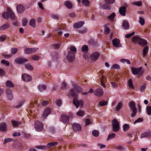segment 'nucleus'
<instances>
[{
    "label": "nucleus",
    "instance_id": "f257e3e1",
    "mask_svg": "<svg viewBox=\"0 0 151 151\" xmlns=\"http://www.w3.org/2000/svg\"><path fill=\"white\" fill-rule=\"evenodd\" d=\"M2 17L5 19H9L10 18L11 19H15V16L12 12L10 9H8L7 12H4L2 14Z\"/></svg>",
    "mask_w": 151,
    "mask_h": 151
},
{
    "label": "nucleus",
    "instance_id": "f03ea898",
    "mask_svg": "<svg viewBox=\"0 0 151 151\" xmlns=\"http://www.w3.org/2000/svg\"><path fill=\"white\" fill-rule=\"evenodd\" d=\"M71 82L73 88L70 89L68 94L70 97L73 98V104L76 106V86L73 81H71Z\"/></svg>",
    "mask_w": 151,
    "mask_h": 151
},
{
    "label": "nucleus",
    "instance_id": "7ed1b4c3",
    "mask_svg": "<svg viewBox=\"0 0 151 151\" xmlns=\"http://www.w3.org/2000/svg\"><path fill=\"white\" fill-rule=\"evenodd\" d=\"M58 144L57 142H50L47 144V145H38L35 147L38 149L42 150H46L48 149L51 147L56 146Z\"/></svg>",
    "mask_w": 151,
    "mask_h": 151
},
{
    "label": "nucleus",
    "instance_id": "20e7f679",
    "mask_svg": "<svg viewBox=\"0 0 151 151\" xmlns=\"http://www.w3.org/2000/svg\"><path fill=\"white\" fill-rule=\"evenodd\" d=\"M112 130L114 132H117L119 130V124L118 121L115 119H114L112 122Z\"/></svg>",
    "mask_w": 151,
    "mask_h": 151
},
{
    "label": "nucleus",
    "instance_id": "39448f33",
    "mask_svg": "<svg viewBox=\"0 0 151 151\" xmlns=\"http://www.w3.org/2000/svg\"><path fill=\"white\" fill-rule=\"evenodd\" d=\"M43 125L41 122L36 120L35 122V128L37 132H40L42 130Z\"/></svg>",
    "mask_w": 151,
    "mask_h": 151
},
{
    "label": "nucleus",
    "instance_id": "423d86ee",
    "mask_svg": "<svg viewBox=\"0 0 151 151\" xmlns=\"http://www.w3.org/2000/svg\"><path fill=\"white\" fill-rule=\"evenodd\" d=\"M66 59L68 62L71 63L73 62L75 60V54L72 52H68Z\"/></svg>",
    "mask_w": 151,
    "mask_h": 151
},
{
    "label": "nucleus",
    "instance_id": "0eeeda50",
    "mask_svg": "<svg viewBox=\"0 0 151 151\" xmlns=\"http://www.w3.org/2000/svg\"><path fill=\"white\" fill-rule=\"evenodd\" d=\"M99 55L100 54L99 52H95L92 53L89 57V58L91 61H95L98 59Z\"/></svg>",
    "mask_w": 151,
    "mask_h": 151
},
{
    "label": "nucleus",
    "instance_id": "6e6552de",
    "mask_svg": "<svg viewBox=\"0 0 151 151\" xmlns=\"http://www.w3.org/2000/svg\"><path fill=\"white\" fill-rule=\"evenodd\" d=\"M23 80L26 82H29L32 80V78L31 76L27 74H24L22 76Z\"/></svg>",
    "mask_w": 151,
    "mask_h": 151
},
{
    "label": "nucleus",
    "instance_id": "1a4fd4ad",
    "mask_svg": "<svg viewBox=\"0 0 151 151\" xmlns=\"http://www.w3.org/2000/svg\"><path fill=\"white\" fill-rule=\"evenodd\" d=\"M112 43L113 46L116 47H121V45L120 43L119 40L117 38H115L112 41Z\"/></svg>",
    "mask_w": 151,
    "mask_h": 151
},
{
    "label": "nucleus",
    "instance_id": "9d476101",
    "mask_svg": "<svg viewBox=\"0 0 151 151\" xmlns=\"http://www.w3.org/2000/svg\"><path fill=\"white\" fill-rule=\"evenodd\" d=\"M14 61L16 63L19 64H22L28 61V59L21 58H16Z\"/></svg>",
    "mask_w": 151,
    "mask_h": 151
},
{
    "label": "nucleus",
    "instance_id": "9b49d317",
    "mask_svg": "<svg viewBox=\"0 0 151 151\" xmlns=\"http://www.w3.org/2000/svg\"><path fill=\"white\" fill-rule=\"evenodd\" d=\"M84 105V102L83 100H78L76 98V108L79 107L82 108Z\"/></svg>",
    "mask_w": 151,
    "mask_h": 151
},
{
    "label": "nucleus",
    "instance_id": "f8f14e48",
    "mask_svg": "<svg viewBox=\"0 0 151 151\" xmlns=\"http://www.w3.org/2000/svg\"><path fill=\"white\" fill-rule=\"evenodd\" d=\"M7 131V125L4 122H3L0 124V131L5 132Z\"/></svg>",
    "mask_w": 151,
    "mask_h": 151
},
{
    "label": "nucleus",
    "instance_id": "ddd939ff",
    "mask_svg": "<svg viewBox=\"0 0 151 151\" xmlns=\"http://www.w3.org/2000/svg\"><path fill=\"white\" fill-rule=\"evenodd\" d=\"M95 96H101L103 94V91L102 89L99 88L96 89L94 92Z\"/></svg>",
    "mask_w": 151,
    "mask_h": 151
},
{
    "label": "nucleus",
    "instance_id": "4468645a",
    "mask_svg": "<svg viewBox=\"0 0 151 151\" xmlns=\"http://www.w3.org/2000/svg\"><path fill=\"white\" fill-rule=\"evenodd\" d=\"M61 121L64 123H67L69 121L70 117L68 116L62 114L61 115Z\"/></svg>",
    "mask_w": 151,
    "mask_h": 151
},
{
    "label": "nucleus",
    "instance_id": "2eb2a0df",
    "mask_svg": "<svg viewBox=\"0 0 151 151\" xmlns=\"http://www.w3.org/2000/svg\"><path fill=\"white\" fill-rule=\"evenodd\" d=\"M6 97L8 100H11L13 99V95L12 91L9 89H7L6 91Z\"/></svg>",
    "mask_w": 151,
    "mask_h": 151
},
{
    "label": "nucleus",
    "instance_id": "dca6fc26",
    "mask_svg": "<svg viewBox=\"0 0 151 151\" xmlns=\"http://www.w3.org/2000/svg\"><path fill=\"white\" fill-rule=\"evenodd\" d=\"M38 49V48L37 49L35 48H26L24 50V52L27 54H30L35 52Z\"/></svg>",
    "mask_w": 151,
    "mask_h": 151
},
{
    "label": "nucleus",
    "instance_id": "f3484780",
    "mask_svg": "<svg viewBox=\"0 0 151 151\" xmlns=\"http://www.w3.org/2000/svg\"><path fill=\"white\" fill-rule=\"evenodd\" d=\"M142 69V67H141L137 68H132V71L133 74L137 75L140 72Z\"/></svg>",
    "mask_w": 151,
    "mask_h": 151
},
{
    "label": "nucleus",
    "instance_id": "a211bd4d",
    "mask_svg": "<svg viewBox=\"0 0 151 151\" xmlns=\"http://www.w3.org/2000/svg\"><path fill=\"white\" fill-rule=\"evenodd\" d=\"M120 14L123 16H125L126 12V7L124 6L120 7L119 10Z\"/></svg>",
    "mask_w": 151,
    "mask_h": 151
},
{
    "label": "nucleus",
    "instance_id": "6ab92c4d",
    "mask_svg": "<svg viewBox=\"0 0 151 151\" xmlns=\"http://www.w3.org/2000/svg\"><path fill=\"white\" fill-rule=\"evenodd\" d=\"M58 54L56 52H52L51 54V58L54 61H56L58 60Z\"/></svg>",
    "mask_w": 151,
    "mask_h": 151
},
{
    "label": "nucleus",
    "instance_id": "aec40b11",
    "mask_svg": "<svg viewBox=\"0 0 151 151\" xmlns=\"http://www.w3.org/2000/svg\"><path fill=\"white\" fill-rule=\"evenodd\" d=\"M17 10L19 13H22L24 10V8L22 5H20L17 6Z\"/></svg>",
    "mask_w": 151,
    "mask_h": 151
},
{
    "label": "nucleus",
    "instance_id": "412c9836",
    "mask_svg": "<svg viewBox=\"0 0 151 151\" xmlns=\"http://www.w3.org/2000/svg\"><path fill=\"white\" fill-rule=\"evenodd\" d=\"M122 27L125 29H128L129 27V24L126 20H124L123 21L122 23Z\"/></svg>",
    "mask_w": 151,
    "mask_h": 151
},
{
    "label": "nucleus",
    "instance_id": "4be33fe9",
    "mask_svg": "<svg viewBox=\"0 0 151 151\" xmlns=\"http://www.w3.org/2000/svg\"><path fill=\"white\" fill-rule=\"evenodd\" d=\"M50 112V110L49 108L46 109L43 113V116L45 118H46L49 114Z\"/></svg>",
    "mask_w": 151,
    "mask_h": 151
},
{
    "label": "nucleus",
    "instance_id": "5701e85b",
    "mask_svg": "<svg viewBox=\"0 0 151 151\" xmlns=\"http://www.w3.org/2000/svg\"><path fill=\"white\" fill-rule=\"evenodd\" d=\"M138 43L139 45L143 46L147 44V42L146 40L140 38Z\"/></svg>",
    "mask_w": 151,
    "mask_h": 151
},
{
    "label": "nucleus",
    "instance_id": "b1692460",
    "mask_svg": "<svg viewBox=\"0 0 151 151\" xmlns=\"http://www.w3.org/2000/svg\"><path fill=\"white\" fill-rule=\"evenodd\" d=\"M64 5L67 8L69 9L72 8L73 7L72 4L68 1H65V2Z\"/></svg>",
    "mask_w": 151,
    "mask_h": 151
},
{
    "label": "nucleus",
    "instance_id": "393cba45",
    "mask_svg": "<svg viewBox=\"0 0 151 151\" xmlns=\"http://www.w3.org/2000/svg\"><path fill=\"white\" fill-rule=\"evenodd\" d=\"M10 25L9 23H6L2 26H1L0 27V29L2 30H4L9 28Z\"/></svg>",
    "mask_w": 151,
    "mask_h": 151
},
{
    "label": "nucleus",
    "instance_id": "a878e982",
    "mask_svg": "<svg viewBox=\"0 0 151 151\" xmlns=\"http://www.w3.org/2000/svg\"><path fill=\"white\" fill-rule=\"evenodd\" d=\"M85 113V111L84 110L80 109L76 113V115L80 117H83L84 116Z\"/></svg>",
    "mask_w": 151,
    "mask_h": 151
},
{
    "label": "nucleus",
    "instance_id": "bb28decb",
    "mask_svg": "<svg viewBox=\"0 0 151 151\" xmlns=\"http://www.w3.org/2000/svg\"><path fill=\"white\" fill-rule=\"evenodd\" d=\"M39 90L41 92L45 90L46 89V87L44 85H41L39 86L38 87Z\"/></svg>",
    "mask_w": 151,
    "mask_h": 151
},
{
    "label": "nucleus",
    "instance_id": "cd10ccee",
    "mask_svg": "<svg viewBox=\"0 0 151 151\" xmlns=\"http://www.w3.org/2000/svg\"><path fill=\"white\" fill-rule=\"evenodd\" d=\"M88 30L85 27H83L82 29H79L78 31L79 33L81 34H83L86 33Z\"/></svg>",
    "mask_w": 151,
    "mask_h": 151
},
{
    "label": "nucleus",
    "instance_id": "c85d7f7f",
    "mask_svg": "<svg viewBox=\"0 0 151 151\" xmlns=\"http://www.w3.org/2000/svg\"><path fill=\"white\" fill-rule=\"evenodd\" d=\"M84 22L83 21H79L76 22V28L81 27L84 24Z\"/></svg>",
    "mask_w": 151,
    "mask_h": 151
},
{
    "label": "nucleus",
    "instance_id": "c756f323",
    "mask_svg": "<svg viewBox=\"0 0 151 151\" xmlns=\"http://www.w3.org/2000/svg\"><path fill=\"white\" fill-rule=\"evenodd\" d=\"M25 68L28 70H33V67L29 63L25 64Z\"/></svg>",
    "mask_w": 151,
    "mask_h": 151
},
{
    "label": "nucleus",
    "instance_id": "7c9ffc66",
    "mask_svg": "<svg viewBox=\"0 0 151 151\" xmlns=\"http://www.w3.org/2000/svg\"><path fill=\"white\" fill-rule=\"evenodd\" d=\"M92 134L93 136L97 137L99 135V132L98 130H94L92 132Z\"/></svg>",
    "mask_w": 151,
    "mask_h": 151
},
{
    "label": "nucleus",
    "instance_id": "2f4dec72",
    "mask_svg": "<svg viewBox=\"0 0 151 151\" xmlns=\"http://www.w3.org/2000/svg\"><path fill=\"white\" fill-rule=\"evenodd\" d=\"M6 85L7 87L9 88H13L14 87L13 84L9 81H7L6 82Z\"/></svg>",
    "mask_w": 151,
    "mask_h": 151
},
{
    "label": "nucleus",
    "instance_id": "473e14b6",
    "mask_svg": "<svg viewBox=\"0 0 151 151\" xmlns=\"http://www.w3.org/2000/svg\"><path fill=\"white\" fill-rule=\"evenodd\" d=\"M123 106V104L121 102H119L118 103L117 106H116L115 109L117 111H118L119 110L122 108Z\"/></svg>",
    "mask_w": 151,
    "mask_h": 151
},
{
    "label": "nucleus",
    "instance_id": "72a5a7b5",
    "mask_svg": "<svg viewBox=\"0 0 151 151\" xmlns=\"http://www.w3.org/2000/svg\"><path fill=\"white\" fill-rule=\"evenodd\" d=\"M102 8L105 10H110L111 9L110 5L106 4L103 5L102 6Z\"/></svg>",
    "mask_w": 151,
    "mask_h": 151
},
{
    "label": "nucleus",
    "instance_id": "f704fd0d",
    "mask_svg": "<svg viewBox=\"0 0 151 151\" xmlns=\"http://www.w3.org/2000/svg\"><path fill=\"white\" fill-rule=\"evenodd\" d=\"M61 45V42H59L58 43L54 44L53 46L55 49H58L60 47Z\"/></svg>",
    "mask_w": 151,
    "mask_h": 151
},
{
    "label": "nucleus",
    "instance_id": "c9c22d12",
    "mask_svg": "<svg viewBox=\"0 0 151 151\" xmlns=\"http://www.w3.org/2000/svg\"><path fill=\"white\" fill-rule=\"evenodd\" d=\"M129 128L130 127L129 125L127 124H125L123 126V128L124 132L128 131Z\"/></svg>",
    "mask_w": 151,
    "mask_h": 151
},
{
    "label": "nucleus",
    "instance_id": "e433bc0d",
    "mask_svg": "<svg viewBox=\"0 0 151 151\" xmlns=\"http://www.w3.org/2000/svg\"><path fill=\"white\" fill-rule=\"evenodd\" d=\"M11 123L12 125L14 127H17L21 124L20 122H17L14 120L12 121Z\"/></svg>",
    "mask_w": 151,
    "mask_h": 151
},
{
    "label": "nucleus",
    "instance_id": "4c0bfd02",
    "mask_svg": "<svg viewBox=\"0 0 151 151\" xmlns=\"http://www.w3.org/2000/svg\"><path fill=\"white\" fill-rule=\"evenodd\" d=\"M116 16V14L115 13H112L108 17V19L110 21H113L114 18Z\"/></svg>",
    "mask_w": 151,
    "mask_h": 151
},
{
    "label": "nucleus",
    "instance_id": "58836bf2",
    "mask_svg": "<svg viewBox=\"0 0 151 151\" xmlns=\"http://www.w3.org/2000/svg\"><path fill=\"white\" fill-rule=\"evenodd\" d=\"M82 4L85 6H87L89 5L90 2L88 0H82Z\"/></svg>",
    "mask_w": 151,
    "mask_h": 151
},
{
    "label": "nucleus",
    "instance_id": "ea45409f",
    "mask_svg": "<svg viewBox=\"0 0 151 151\" xmlns=\"http://www.w3.org/2000/svg\"><path fill=\"white\" fill-rule=\"evenodd\" d=\"M116 136V134L114 133H113L109 134L107 139V140L109 141L112 139L114 138Z\"/></svg>",
    "mask_w": 151,
    "mask_h": 151
},
{
    "label": "nucleus",
    "instance_id": "a19ab883",
    "mask_svg": "<svg viewBox=\"0 0 151 151\" xmlns=\"http://www.w3.org/2000/svg\"><path fill=\"white\" fill-rule=\"evenodd\" d=\"M132 5H135L138 6H142V2L141 1H138L133 2L132 4Z\"/></svg>",
    "mask_w": 151,
    "mask_h": 151
},
{
    "label": "nucleus",
    "instance_id": "79ce46f5",
    "mask_svg": "<svg viewBox=\"0 0 151 151\" xmlns=\"http://www.w3.org/2000/svg\"><path fill=\"white\" fill-rule=\"evenodd\" d=\"M128 84L130 88L132 89L134 88L132 83V80L131 79H130L129 80L128 82Z\"/></svg>",
    "mask_w": 151,
    "mask_h": 151
},
{
    "label": "nucleus",
    "instance_id": "37998d69",
    "mask_svg": "<svg viewBox=\"0 0 151 151\" xmlns=\"http://www.w3.org/2000/svg\"><path fill=\"white\" fill-rule=\"evenodd\" d=\"M30 24L33 27H35L36 26L35 20L34 19H32L30 22Z\"/></svg>",
    "mask_w": 151,
    "mask_h": 151
},
{
    "label": "nucleus",
    "instance_id": "c03bdc74",
    "mask_svg": "<svg viewBox=\"0 0 151 151\" xmlns=\"http://www.w3.org/2000/svg\"><path fill=\"white\" fill-rule=\"evenodd\" d=\"M148 47L147 46H146L143 50V54L144 57L147 54Z\"/></svg>",
    "mask_w": 151,
    "mask_h": 151
},
{
    "label": "nucleus",
    "instance_id": "a18cd8bd",
    "mask_svg": "<svg viewBox=\"0 0 151 151\" xmlns=\"http://www.w3.org/2000/svg\"><path fill=\"white\" fill-rule=\"evenodd\" d=\"M120 69L119 66L117 64H114L111 67V69Z\"/></svg>",
    "mask_w": 151,
    "mask_h": 151
},
{
    "label": "nucleus",
    "instance_id": "49530a36",
    "mask_svg": "<svg viewBox=\"0 0 151 151\" xmlns=\"http://www.w3.org/2000/svg\"><path fill=\"white\" fill-rule=\"evenodd\" d=\"M149 135V133L147 132H144L141 135L140 138H142L144 137H148Z\"/></svg>",
    "mask_w": 151,
    "mask_h": 151
},
{
    "label": "nucleus",
    "instance_id": "de8ad7c7",
    "mask_svg": "<svg viewBox=\"0 0 151 151\" xmlns=\"http://www.w3.org/2000/svg\"><path fill=\"white\" fill-rule=\"evenodd\" d=\"M82 127L81 125L79 124H76V131L80 132L81 130Z\"/></svg>",
    "mask_w": 151,
    "mask_h": 151
},
{
    "label": "nucleus",
    "instance_id": "09e8293b",
    "mask_svg": "<svg viewBox=\"0 0 151 151\" xmlns=\"http://www.w3.org/2000/svg\"><path fill=\"white\" fill-rule=\"evenodd\" d=\"M140 39L139 37H138L134 36L132 38V41L134 42H137L139 41Z\"/></svg>",
    "mask_w": 151,
    "mask_h": 151
},
{
    "label": "nucleus",
    "instance_id": "8fccbe9b",
    "mask_svg": "<svg viewBox=\"0 0 151 151\" xmlns=\"http://www.w3.org/2000/svg\"><path fill=\"white\" fill-rule=\"evenodd\" d=\"M146 111L148 115H151V106H149L147 107Z\"/></svg>",
    "mask_w": 151,
    "mask_h": 151
},
{
    "label": "nucleus",
    "instance_id": "3c124183",
    "mask_svg": "<svg viewBox=\"0 0 151 151\" xmlns=\"http://www.w3.org/2000/svg\"><path fill=\"white\" fill-rule=\"evenodd\" d=\"M24 104V102L23 101H22L18 103H17L16 105V108H19L22 106Z\"/></svg>",
    "mask_w": 151,
    "mask_h": 151
},
{
    "label": "nucleus",
    "instance_id": "603ef678",
    "mask_svg": "<svg viewBox=\"0 0 151 151\" xmlns=\"http://www.w3.org/2000/svg\"><path fill=\"white\" fill-rule=\"evenodd\" d=\"M83 91V90L81 87L78 86L76 85V91L78 93H81Z\"/></svg>",
    "mask_w": 151,
    "mask_h": 151
},
{
    "label": "nucleus",
    "instance_id": "864d4df0",
    "mask_svg": "<svg viewBox=\"0 0 151 151\" xmlns=\"http://www.w3.org/2000/svg\"><path fill=\"white\" fill-rule=\"evenodd\" d=\"M120 61L123 63H126L128 64H130V62L129 60L126 59H122Z\"/></svg>",
    "mask_w": 151,
    "mask_h": 151
},
{
    "label": "nucleus",
    "instance_id": "5fc2aeb1",
    "mask_svg": "<svg viewBox=\"0 0 151 151\" xmlns=\"http://www.w3.org/2000/svg\"><path fill=\"white\" fill-rule=\"evenodd\" d=\"M132 112L131 114V116L132 117H133L136 114L137 112V108H134V109H132Z\"/></svg>",
    "mask_w": 151,
    "mask_h": 151
},
{
    "label": "nucleus",
    "instance_id": "6e6d98bb",
    "mask_svg": "<svg viewBox=\"0 0 151 151\" xmlns=\"http://www.w3.org/2000/svg\"><path fill=\"white\" fill-rule=\"evenodd\" d=\"M143 120V119L142 118H139L137 119L134 122V124H135L137 123L142 122Z\"/></svg>",
    "mask_w": 151,
    "mask_h": 151
},
{
    "label": "nucleus",
    "instance_id": "4d7b16f0",
    "mask_svg": "<svg viewBox=\"0 0 151 151\" xmlns=\"http://www.w3.org/2000/svg\"><path fill=\"white\" fill-rule=\"evenodd\" d=\"M139 22L141 25H143L145 23V20L142 17H140L139 18Z\"/></svg>",
    "mask_w": 151,
    "mask_h": 151
},
{
    "label": "nucleus",
    "instance_id": "13d9d810",
    "mask_svg": "<svg viewBox=\"0 0 151 151\" xmlns=\"http://www.w3.org/2000/svg\"><path fill=\"white\" fill-rule=\"evenodd\" d=\"M12 140V139L11 138H6L4 140V144L5 145L7 142H11Z\"/></svg>",
    "mask_w": 151,
    "mask_h": 151
},
{
    "label": "nucleus",
    "instance_id": "bf43d9fd",
    "mask_svg": "<svg viewBox=\"0 0 151 151\" xmlns=\"http://www.w3.org/2000/svg\"><path fill=\"white\" fill-rule=\"evenodd\" d=\"M18 49L16 48H11V53L13 54H15L17 52Z\"/></svg>",
    "mask_w": 151,
    "mask_h": 151
},
{
    "label": "nucleus",
    "instance_id": "052dcab7",
    "mask_svg": "<svg viewBox=\"0 0 151 151\" xmlns=\"http://www.w3.org/2000/svg\"><path fill=\"white\" fill-rule=\"evenodd\" d=\"M1 63L2 64H5L7 66H9V62L4 59L1 60Z\"/></svg>",
    "mask_w": 151,
    "mask_h": 151
},
{
    "label": "nucleus",
    "instance_id": "680f3d73",
    "mask_svg": "<svg viewBox=\"0 0 151 151\" xmlns=\"http://www.w3.org/2000/svg\"><path fill=\"white\" fill-rule=\"evenodd\" d=\"M70 51L68 52H72L73 53H76V47L73 46H72L70 47Z\"/></svg>",
    "mask_w": 151,
    "mask_h": 151
},
{
    "label": "nucleus",
    "instance_id": "e2e57ef3",
    "mask_svg": "<svg viewBox=\"0 0 151 151\" xmlns=\"http://www.w3.org/2000/svg\"><path fill=\"white\" fill-rule=\"evenodd\" d=\"M105 2L107 4H112L115 2V0H105Z\"/></svg>",
    "mask_w": 151,
    "mask_h": 151
},
{
    "label": "nucleus",
    "instance_id": "0e129e2a",
    "mask_svg": "<svg viewBox=\"0 0 151 151\" xmlns=\"http://www.w3.org/2000/svg\"><path fill=\"white\" fill-rule=\"evenodd\" d=\"M67 83L65 82H64L62 83L61 86V88L63 90L67 88Z\"/></svg>",
    "mask_w": 151,
    "mask_h": 151
},
{
    "label": "nucleus",
    "instance_id": "69168bd1",
    "mask_svg": "<svg viewBox=\"0 0 151 151\" xmlns=\"http://www.w3.org/2000/svg\"><path fill=\"white\" fill-rule=\"evenodd\" d=\"M28 22L27 20L25 18H24L22 20V25L23 26H26Z\"/></svg>",
    "mask_w": 151,
    "mask_h": 151
},
{
    "label": "nucleus",
    "instance_id": "338daca9",
    "mask_svg": "<svg viewBox=\"0 0 151 151\" xmlns=\"http://www.w3.org/2000/svg\"><path fill=\"white\" fill-rule=\"evenodd\" d=\"M135 34V32H133L131 33L125 35V37L126 38H130L131 37L133 36Z\"/></svg>",
    "mask_w": 151,
    "mask_h": 151
},
{
    "label": "nucleus",
    "instance_id": "774afa93",
    "mask_svg": "<svg viewBox=\"0 0 151 151\" xmlns=\"http://www.w3.org/2000/svg\"><path fill=\"white\" fill-rule=\"evenodd\" d=\"M88 47L86 45H84L82 47V50L83 52H85L88 50Z\"/></svg>",
    "mask_w": 151,
    "mask_h": 151
}]
</instances>
